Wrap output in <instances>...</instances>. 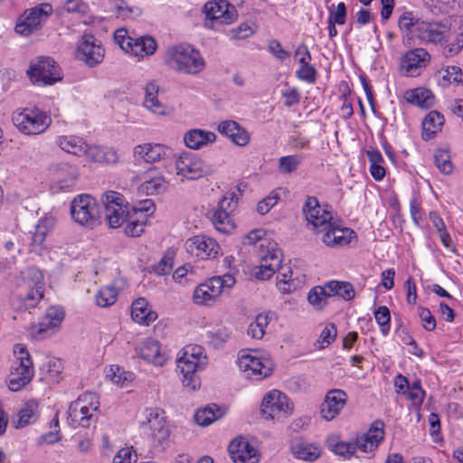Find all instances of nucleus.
Returning a JSON list of instances; mask_svg holds the SVG:
<instances>
[{
  "instance_id": "obj_1",
  "label": "nucleus",
  "mask_w": 463,
  "mask_h": 463,
  "mask_svg": "<svg viewBox=\"0 0 463 463\" xmlns=\"http://www.w3.org/2000/svg\"><path fill=\"white\" fill-rule=\"evenodd\" d=\"M302 212L307 228L318 235L326 247H344L356 239L355 232L343 226L339 220L334 218L331 207L320 205L317 197L307 196Z\"/></svg>"
},
{
  "instance_id": "obj_2",
  "label": "nucleus",
  "mask_w": 463,
  "mask_h": 463,
  "mask_svg": "<svg viewBox=\"0 0 463 463\" xmlns=\"http://www.w3.org/2000/svg\"><path fill=\"white\" fill-rule=\"evenodd\" d=\"M176 364L183 385L189 391H196L201 386L198 373L203 371L208 364L204 348L198 345H185L177 354Z\"/></svg>"
},
{
  "instance_id": "obj_3",
  "label": "nucleus",
  "mask_w": 463,
  "mask_h": 463,
  "mask_svg": "<svg viewBox=\"0 0 463 463\" xmlns=\"http://www.w3.org/2000/svg\"><path fill=\"white\" fill-rule=\"evenodd\" d=\"M165 65L174 71L195 75L205 68V61L200 52L189 44L169 47L165 56Z\"/></svg>"
},
{
  "instance_id": "obj_4",
  "label": "nucleus",
  "mask_w": 463,
  "mask_h": 463,
  "mask_svg": "<svg viewBox=\"0 0 463 463\" xmlns=\"http://www.w3.org/2000/svg\"><path fill=\"white\" fill-rule=\"evenodd\" d=\"M236 363L242 376L252 381H261L270 376L274 370L269 355L258 350L241 351Z\"/></svg>"
},
{
  "instance_id": "obj_5",
  "label": "nucleus",
  "mask_w": 463,
  "mask_h": 463,
  "mask_svg": "<svg viewBox=\"0 0 463 463\" xmlns=\"http://www.w3.org/2000/svg\"><path fill=\"white\" fill-rule=\"evenodd\" d=\"M139 426L149 436L154 447L165 449L169 445L171 431L165 412L162 409L146 408L142 412Z\"/></svg>"
},
{
  "instance_id": "obj_6",
  "label": "nucleus",
  "mask_w": 463,
  "mask_h": 463,
  "mask_svg": "<svg viewBox=\"0 0 463 463\" xmlns=\"http://www.w3.org/2000/svg\"><path fill=\"white\" fill-rule=\"evenodd\" d=\"M99 397L93 392H85L72 402L68 410V423L73 427L89 428L98 419Z\"/></svg>"
},
{
  "instance_id": "obj_7",
  "label": "nucleus",
  "mask_w": 463,
  "mask_h": 463,
  "mask_svg": "<svg viewBox=\"0 0 463 463\" xmlns=\"http://www.w3.org/2000/svg\"><path fill=\"white\" fill-rule=\"evenodd\" d=\"M14 353L15 360L12 364L8 388L12 392H19L32 381L34 370L30 354L24 345H15Z\"/></svg>"
},
{
  "instance_id": "obj_8",
  "label": "nucleus",
  "mask_w": 463,
  "mask_h": 463,
  "mask_svg": "<svg viewBox=\"0 0 463 463\" xmlns=\"http://www.w3.org/2000/svg\"><path fill=\"white\" fill-rule=\"evenodd\" d=\"M12 120L21 133L28 136L43 133L52 123L51 117L37 108L17 110L14 112Z\"/></svg>"
},
{
  "instance_id": "obj_9",
  "label": "nucleus",
  "mask_w": 463,
  "mask_h": 463,
  "mask_svg": "<svg viewBox=\"0 0 463 463\" xmlns=\"http://www.w3.org/2000/svg\"><path fill=\"white\" fill-rule=\"evenodd\" d=\"M176 175L182 179L198 180L214 173V167L192 152L181 153L175 161Z\"/></svg>"
},
{
  "instance_id": "obj_10",
  "label": "nucleus",
  "mask_w": 463,
  "mask_h": 463,
  "mask_svg": "<svg viewBox=\"0 0 463 463\" xmlns=\"http://www.w3.org/2000/svg\"><path fill=\"white\" fill-rule=\"evenodd\" d=\"M101 202L104 206L105 220L110 228L116 229L125 224L132 206L120 193L107 191L102 194Z\"/></svg>"
},
{
  "instance_id": "obj_11",
  "label": "nucleus",
  "mask_w": 463,
  "mask_h": 463,
  "mask_svg": "<svg viewBox=\"0 0 463 463\" xmlns=\"http://www.w3.org/2000/svg\"><path fill=\"white\" fill-rule=\"evenodd\" d=\"M27 75L33 85L47 86L61 80L60 66L51 57H38L33 60L27 70Z\"/></svg>"
},
{
  "instance_id": "obj_12",
  "label": "nucleus",
  "mask_w": 463,
  "mask_h": 463,
  "mask_svg": "<svg viewBox=\"0 0 463 463\" xmlns=\"http://www.w3.org/2000/svg\"><path fill=\"white\" fill-rule=\"evenodd\" d=\"M71 214L75 222L85 227H93L99 220V208L94 197L82 194L71 203Z\"/></svg>"
},
{
  "instance_id": "obj_13",
  "label": "nucleus",
  "mask_w": 463,
  "mask_h": 463,
  "mask_svg": "<svg viewBox=\"0 0 463 463\" xmlns=\"http://www.w3.org/2000/svg\"><path fill=\"white\" fill-rule=\"evenodd\" d=\"M52 13V6L47 3L25 10L16 22L15 33L24 36L32 34L42 27Z\"/></svg>"
},
{
  "instance_id": "obj_14",
  "label": "nucleus",
  "mask_w": 463,
  "mask_h": 463,
  "mask_svg": "<svg viewBox=\"0 0 463 463\" xmlns=\"http://www.w3.org/2000/svg\"><path fill=\"white\" fill-rule=\"evenodd\" d=\"M260 411L265 419L279 420L292 414L293 404L285 393L274 389L263 397Z\"/></svg>"
},
{
  "instance_id": "obj_15",
  "label": "nucleus",
  "mask_w": 463,
  "mask_h": 463,
  "mask_svg": "<svg viewBox=\"0 0 463 463\" xmlns=\"http://www.w3.org/2000/svg\"><path fill=\"white\" fill-rule=\"evenodd\" d=\"M155 212V203L150 199L140 201L133 205L126 220L125 233L129 237L139 236L145 229L148 217Z\"/></svg>"
},
{
  "instance_id": "obj_16",
  "label": "nucleus",
  "mask_w": 463,
  "mask_h": 463,
  "mask_svg": "<svg viewBox=\"0 0 463 463\" xmlns=\"http://www.w3.org/2000/svg\"><path fill=\"white\" fill-rule=\"evenodd\" d=\"M27 274L34 279V284L32 288H28L26 292H19L12 299L13 307L17 310H27L36 307L38 302L43 297V274L35 268H29Z\"/></svg>"
},
{
  "instance_id": "obj_17",
  "label": "nucleus",
  "mask_w": 463,
  "mask_h": 463,
  "mask_svg": "<svg viewBox=\"0 0 463 463\" xmlns=\"http://www.w3.org/2000/svg\"><path fill=\"white\" fill-rule=\"evenodd\" d=\"M260 265L255 268L254 276L258 279H268L281 266L282 252L276 242H270L263 250L259 251Z\"/></svg>"
},
{
  "instance_id": "obj_18",
  "label": "nucleus",
  "mask_w": 463,
  "mask_h": 463,
  "mask_svg": "<svg viewBox=\"0 0 463 463\" xmlns=\"http://www.w3.org/2000/svg\"><path fill=\"white\" fill-rule=\"evenodd\" d=\"M186 251L201 260L215 259L221 252L218 242L207 235H195L189 238L184 244Z\"/></svg>"
},
{
  "instance_id": "obj_19",
  "label": "nucleus",
  "mask_w": 463,
  "mask_h": 463,
  "mask_svg": "<svg viewBox=\"0 0 463 463\" xmlns=\"http://www.w3.org/2000/svg\"><path fill=\"white\" fill-rule=\"evenodd\" d=\"M450 25L443 22L421 21L416 24L414 37L422 43H439L449 34Z\"/></svg>"
},
{
  "instance_id": "obj_20",
  "label": "nucleus",
  "mask_w": 463,
  "mask_h": 463,
  "mask_svg": "<svg viewBox=\"0 0 463 463\" xmlns=\"http://www.w3.org/2000/svg\"><path fill=\"white\" fill-rule=\"evenodd\" d=\"M206 19L218 24H229L238 17L234 4L227 0L208 1L203 7Z\"/></svg>"
},
{
  "instance_id": "obj_21",
  "label": "nucleus",
  "mask_w": 463,
  "mask_h": 463,
  "mask_svg": "<svg viewBox=\"0 0 463 463\" xmlns=\"http://www.w3.org/2000/svg\"><path fill=\"white\" fill-rule=\"evenodd\" d=\"M237 205V198L234 193L225 195L219 203L218 208L214 211L212 222L216 230L221 232H230L234 224L230 213Z\"/></svg>"
},
{
  "instance_id": "obj_22",
  "label": "nucleus",
  "mask_w": 463,
  "mask_h": 463,
  "mask_svg": "<svg viewBox=\"0 0 463 463\" xmlns=\"http://www.w3.org/2000/svg\"><path fill=\"white\" fill-rule=\"evenodd\" d=\"M137 355L146 363L154 366H164L169 360V354L164 349L159 341L154 338H146L135 349Z\"/></svg>"
},
{
  "instance_id": "obj_23",
  "label": "nucleus",
  "mask_w": 463,
  "mask_h": 463,
  "mask_svg": "<svg viewBox=\"0 0 463 463\" xmlns=\"http://www.w3.org/2000/svg\"><path fill=\"white\" fill-rule=\"evenodd\" d=\"M170 148L160 143H143L134 146L133 157L138 162L154 164L168 156Z\"/></svg>"
},
{
  "instance_id": "obj_24",
  "label": "nucleus",
  "mask_w": 463,
  "mask_h": 463,
  "mask_svg": "<svg viewBox=\"0 0 463 463\" xmlns=\"http://www.w3.org/2000/svg\"><path fill=\"white\" fill-rule=\"evenodd\" d=\"M430 61V53L423 48L407 51L401 61V69L405 75L414 77L425 68Z\"/></svg>"
},
{
  "instance_id": "obj_25",
  "label": "nucleus",
  "mask_w": 463,
  "mask_h": 463,
  "mask_svg": "<svg viewBox=\"0 0 463 463\" xmlns=\"http://www.w3.org/2000/svg\"><path fill=\"white\" fill-rule=\"evenodd\" d=\"M347 402V394L344 390L332 389L325 396L321 405V417L326 420L335 419Z\"/></svg>"
},
{
  "instance_id": "obj_26",
  "label": "nucleus",
  "mask_w": 463,
  "mask_h": 463,
  "mask_svg": "<svg viewBox=\"0 0 463 463\" xmlns=\"http://www.w3.org/2000/svg\"><path fill=\"white\" fill-rule=\"evenodd\" d=\"M384 439V424L382 420H375L372 423L366 433L358 436L355 440V450L359 449L364 453H373Z\"/></svg>"
},
{
  "instance_id": "obj_27",
  "label": "nucleus",
  "mask_w": 463,
  "mask_h": 463,
  "mask_svg": "<svg viewBox=\"0 0 463 463\" xmlns=\"http://www.w3.org/2000/svg\"><path fill=\"white\" fill-rule=\"evenodd\" d=\"M77 56L88 66L93 67L102 61L104 50L93 36L87 35L82 38L78 46Z\"/></svg>"
},
{
  "instance_id": "obj_28",
  "label": "nucleus",
  "mask_w": 463,
  "mask_h": 463,
  "mask_svg": "<svg viewBox=\"0 0 463 463\" xmlns=\"http://www.w3.org/2000/svg\"><path fill=\"white\" fill-rule=\"evenodd\" d=\"M228 451L234 463H258L260 454L245 439H234L229 445Z\"/></svg>"
},
{
  "instance_id": "obj_29",
  "label": "nucleus",
  "mask_w": 463,
  "mask_h": 463,
  "mask_svg": "<svg viewBox=\"0 0 463 463\" xmlns=\"http://www.w3.org/2000/svg\"><path fill=\"white\" fill-rule=\"evenodd\" d=\"M40 417L38 402L33 400L24 402L17 412L12 417V425L15 429H23L28 425L34 424Z\"/></svg>"
},
{
  "instance_id": "obj_30",
  "label": "nucleus",
  "mask_w": 463,
  "mask_h": 463,
  "mask_svg": "<svg viewBox=\"0 0 463 463\" xmlns=\"http://www.w3.org/2000/svg\"><path fill=\"white\" fill-rule=\"evenodd\" d=\"M221 284L213 277L198 285L193 294L194 302L200 306H211L221 296Z\"/></svg>"
},
{
  "instance_id": "obj_31",
  "label": "nucleus",
  "mask_w": 463,
  "mask_h": 463,
  "mask_svg": "<svg viewBox=\"0 0 463 463\" xmlns=\"http://www.w3.org/2000/svg\"><path fill=\"white\" fill-rule=\"evenodd\" d=\"M217 130L224 136L229 137L232 141L239 146H245L250 140L249 132L233 120H224L218 124Z\"/></svg>"
},
{
  "instance_id": "obj_32",
  "label": "nucleus",
  "mask_w": 463,
  "mask_h": 463,
  "mask_svg": "<svg viewBox=\"0 0 463 463\" xmlns=\"http://www.w3.org/2000/svg\"><path fill=\"white\" fill-rule=\"evenodd\" d=\"M144 90V108L155 115H166V106L158 99L159 85L157 82L155 80L148 81L146 84Z\"/></svg>"
},
{
  "instance_id": "obj_33",
  "label": "nucleus",
  "mask_w": 463,
  "mask_h": 463,
  "mask_svg": "<svg viewBox=\"0 0 463 463\" xmlns=\"http://www.w3.org/2000/svg\"><path fill=\"white\" fill-rule=\"evenodd\" d=\"M131 317L135 322L147 326L157 318V314L146 298H139L132 303Z\"/></svg>"
},
{
  "instance_id": "obj_34",
  "label": "nucleus",
  "mask_w": 463,
  "mask_h": 463,
  "mask_svg": "<svg viewBox=\"0 0 463 463\" xmlns=\"http://www.w3.org/2000/svg\"><path fill=\"white\" fill-rule=\"evenodd\" d=\"M215 133L203 129L194 128L187 131L184 136V142L190 149L197 150L216 140Z\"/></svg>"
},
{
  "instance_id": "obj_35",
  "label": "nucleus",
  "mask_w": 463,
  "mask_h": 463,
  "mask_svg": "<svg viewBox=\"0 0 463 463\" xmlns=\"http://www.w3.org/2000/svg\"><path fill=\"white\" fill-rule=\"evenodd\" d=\"M83 156L89 161L107 165H114L119 159L118 152L114 148L98 146H89L87 145L86 153Z\"/></svg>"
},
{
  "instance_id": "obj_36",
  "label": "nucleus",
  "mask_w": 463,
  "mask_h": 463,
  "mask_svg": "<svg viewBox=\"0 0 463 463\" xmlns=\"http://www.w3.org/2000/svg\"><path fill=\"white\" fill-rule=\"evenodd\" d=\"M304 283V276L294 277V270L289 268H282V271L277 276V288L282 294H289L298 289Z\"/></svg>"
},
{
  "instance_id": "obj_37",
  "label": "nucleus",
  "mask_w": 463,
  "mask_h": 463,
  "mask_svg": "<svg viewBox=\"0 0 463 463\" xmlns=\"http://www.w3.org/2000/svg\"><path fill=\"white\" fill-rule=\"evenodd\" d=\"M55 225V221L52 217L42 218L34 228L32 235V250L40 251L43 249V242L46 236L52 231Z\"/></svg>"
},
{
  "instance_id": "obj_38",
  "label": "nucleus",
  "mask_w": 463,
  "mask_h": 463,
  "mask_svg": "<svg viewBox=\"0 0 463 463\" xmlns=\"http://www.w3.org/2000/svg\"><path fill=\"white\" fill-rule=\"evenodd\" d=\"M156 49L157 43L156 40L149 35H143L134 38L128 53L140 60L154 54Z\"/></svg>"
},
{
  "instance_id": "obj_39",
  "label": "nucleus",
  "mask_w": 463,
  "mask_h": 463,
  "mask_svg": "<svg viewBox=\"0 0 463 463\" xmlns=\"http://www.w3.org/2000/svg\"><path fill=\"white\" fill-rule=\"evenodd\" d=\"M404 99L408 103L422 109H429L434 104L432 92L425 88H416L405 91Z\"/></svg>"
},
{
  "instance_id": "obj_40",
  "label": "nucleus",
  "mask_w": 463,
  "mask_h": 463,
  "mask_svg": "<svg viewBox=\"0 0 463 463\" xmlns=\"http://www.w3.org/2000/svg\"><path fill=\"white\" fill-rule=\"evenodd\" d=\"M59 146L65 152L77 156H82L86 153L87 144L83 138L77 136H61L58 137Z\"/></svg>"
},
{
  "instance_id": "obj_41",
  "label": "nucleus",
  "mask_w": 463,
  "mask_h": 463,
  "mask_svg": "<svg viewBox=\"0 0 463 463\" xmlns=\"http://www.w3.org/2000/svg\"><path fill=\"white\" fill-rule=\"evenodd\" d=\"M444 123L443 116L438 111L429 112L422 121V137L430 139L440 131Z\"/></svg>"
},
{
  "instance_id": "obj_42",
  "label": "nucleus",
  "mask_w": 463,
  "mask_h": 463,
  "mask_svg": "<svg viewBox=\"0 0 463 463\" xmlns=\"http://www.w3.org/2000/svg\"><path fill=\"white\" fill-rule=\"evenodd\" d=\"M292 452L297 458L314 461L320 456V449L310 443L298 441L292 446Z\"/></svg>"
},
{
  "instance_id": "obj_43",
  "label": "nucleus",
  "mask_w": 463,
  "mask_h": 463,
  "mask_svg": "<svg viewBox=\"0 0 463 463\" xmlns=\"http://www.w3.org/2000/svg\"><path fill=\"white\" fill-rule=\"evenodd\" d=\"M223 411L215 404L199 409L194 414V420L200 426H208L214 420L220 419Z\"/></svg>"
},
{
  "instance_id": "obj_44",
  "label": "nucleus",
  "mask_w": 463,
  "mask_h": 463,
  "mask_svg": "<svg viewBox=\"0 0 463 463\" xmlns=\"http://www.w3.org/2000/svg\"><path fill=\"white\" fill-rule=\"evenodd\" d=\"M270 242H275L263 229H254L243 236L241 243L243 245H255L260 243V250H263L268 248Z\"/></svg>"
},
{
  "instance_id": "obj_45",
  "label": "nucleus",
  "mask_w": 463,
  "mask_h": 463,
  "mask_svg": "<svg viewBox=\"0 0 463 463\" xmlns=\"http://www.w3.org/2000/svg\"><path fill=\"white\" fill-rule=\"evenodd\" d=\"M107 377L118 386L127 388L130 386L134 375L132 373L125 371L122 367L113 364L108 370Z\"/></svg>"
},
{
  "instance_id": "obj_46",
  "label": "nucleus",
  "mask_w": 463,
  "mask_h": 463,
  "mask_svg": "<svg viewBox=\"0 0 463 463\" xmlns=\"http://www.w3.org/2000/svg\"><path fill=\"white\" fill-rule=\"evenodd\" d=\"M270 319L271 317L269 313H261L256 316L254 321L248 327V335L253 339H262Z\"/></svg>"
},
{
  "instance_id": "obj_47",
  "label": "nucleus",
  "mask_w": 463,
  "mask_h": 463,
  "mask_svg": "<svg viewBox=\"0 0 463 463\" xmlns=\"http://www.w3.org/2000/svg\"><path fill=\"white\" fill-rule=\"evenodd\" d=\"M166 187V182L163 175H155L146 179L139 186L138 190L147 195L156 194L163 192Z\"/></svg>"
},
{
  "instance_id": "obj_48",
  "label": "nucleus",
  "mask_w": 463,
  "mask_h": 463,
  "mask_svg": "<svg viewBox=\"0 0 463 463\" xmlns=\"http://www.w3.org/2000/svg\"><path fill=\"white\" fill-rule=\"evenodd\" d=\"M118 290L113 286H105L100 288L95 295L96 304L100 307L112 306L118 298Z\"/></svg>"
},
{
  "instance_id": "obj_49",
  "label": "nucleus",
  "mask_w": 463,
  "mask_h": 463,
  "mask_svg": "<svg viewBox=\"0 0 463 463\" xmlns=\"http://www.w3.org/2000/svg\"><path fill=\"white\" fill-rule=\"evenodd\" d=\"M327 283L324 286H316L310 289L307 295V300L317 309H321L326 303L328 297H331Z\"/></svg>"
},
{
  "instance_id": "obj_50",
  "label": "nucleus",
  "mask_w": 463,
  "mask_h": 463,
  "mask_svg": "<svg viewBox=\"0 0 463 463\" xmlns=\"http://www.w3.org/2000/svg\"><path fill=\"white\" fill-rule=\"evenodd\" d=\"M59 327L60 325L43 316L42 320L33 326L32 335L36 339H43L53 335Z\"/></svg>"
},
{
  "instance_id": "obj_51",
  "label": "nucleus",
  "mask_w": 463,
  "mask_h": 463,
  "mask_svg": "<svg viewBox=\"0 0 463 463\" xmlns=\"http://www.w3.org/2000/svg\"><path fill=\"white\" fill-rule=\"evenodd\" d=\"M329 449L336 455L350 458L355 452L354 441H340L338 437L332 436L327 440Z\"/></svg>"
},
{
  "instance_id": "obj_52",
  "label": "nucleus",
  "mask_w": 463,
  "mask_h": 463,
  "mask_svg": "<svg viewBox=\"0 0 463 463\" xmlns=\"http://www.w3.org/2000/svg\"><path fill=\"white\" fill-rule=\"evenodd\" d=\"M303 158V156L297 154L279 157L278 161L279 172L283 175L295 172L302 164Z\"/></svg>"
},
{
  "instance_id": "obj_53",
  "label": "nucleus",
  "mask_w": 463,
  "mask_h": 463,
  "mask_svg": "<svg viewBox=\"0 0 463 463\" xmlns=\"http://www.w3.org/2000/svg\"><path fill=\"white\" fill-rule=\"evenodd\" d=\"M64 171L66 175L64 176H58L53 182L52 188L57 191H67L76 184L77 175L75 169L65 165Z\"/></svg>"
},
{
  "instance_id": "obj_54",
  "label": "nucleus",
  "mask_w": 463,
  "mask_h": 463,
  "mask_svg": "<svg viewBox=\"0 0 463 463\" xmlns=\"http://www.w3.org/2000/svg\"><path fill=\"white\" fill-rule=\"evenodd\" d=\"M257 26L252 22L241 23L237 27L228 31L227 35L231 40H244L256 32Z\"/></svg>"
},
{
  "instance_id": "obj_55",
  "label": "nucleus",
  "mask_w": 463,
  "mask_h": 463,
  "mask_svg": "<svg viewBox=\"0 0 463 463\" xmlns=\"http://www.w3.org/2000/svg\"><path fill=\"white\" fill-rule=\"evenodd\" d=\"M454 23L458 26L457 36L455 40L445 48L446 54L449 56H454L463 49V19L456 17Z\"/></svg>"
},
{
  "instance_id": "obj_56",
  "label": "nucleus",
  "mask_w": 463,
  "mask_h": 463,
  "mask_svg": "<svg viewBox=\"0 0 463 463\" xmlns=\"http://www.w3.org/2000/svg\"><path fill=\"white\" fill-rule=\"evenodd\" d=\"M439 73L441 74L443 85L463 84V71L458 66H447L446 68L442 69Z\"/></svg>"
},
{
  "instance_id": "obj_57",
  "label": "nucleus",
  "mask_w": 463,
  "mask_h": 463,
  "mask_svg": "<svg viewBox=\"0 0 463 463\" xmlns=\"http://www.w3.org/2000/svg\"><path fill=\"white\" fill-rule=\"evenodd\" d=\"M418 22H421V20L416 19L411 11H405L398 19V27L405 35L414 37V30Z\"/></svg>"
},
{
  "instance_id": "obj_58",
  "label": "nucleus",
  "mask_w": 463,
  "mask_h": 463,
  "mask_svg": "<svg viewBox=\"0 0 463 463\" xmlns=\"http://www.w3.org/2000/svg\"><path fill=\"white\" fill-rule=\"evenodd\" d=\"M231 333L226 327H218L206 332L208 343L214 348L222 347L230 338Z\"/></svg>"
},
{
  "instance_id": "obj_59",
  "label": "nucleus",
  "mask_w": 463,
  "mask_h": 463,
  "mask_svg": "<svg viewBox=\"0 0 463 463\" xmlns=\"http://www.w3.org/2000/svg\"><path fill=\"white\" fill-rule=\"evenodd\" d=\"M327 288L332 296L337 295L345 300H350L354 297V288L348 282L329 281Z\"/></svg>"
},
{
  "instance_id": "obj_60",
  "label": "nucleus",
  "mask_w": 463,
  "mask_h": 463,
  "mask_svg": "<svg viewBox=\"0 0 463 463\" xmlns=\"http://www.w3.org/2000/svg\"><path fill=\"white\" fill-rule=\"evenodd\" d=\"M434 161L436 166L441 173L449 175L452 172L453 165L450 161V156L448 150L438 149L434 155Z\"/></svg>"
},
{
  "instance_id": "obj_61",
  "label": "nucleus",
  "mask_w": 463,
  "mask_h": 463,
  "mask_svg": "<svg viewBox=\"0 0 463 463\" xmlns=\"http://www.w3.org/2000/svg\"><path fill=\"white\" fill-rule=\"evenodd\" d=\"M408 400L411 402L414 407H420L425 397V391L421 388L420 382L415 381L411 383L405 393Z\"/></svg>"
},
{
  "instance_id": "obj_62",
  "label": "nucleus",
  "mask_w": 463,
  "mask_h": 463,
  "mask_svg": "<svg viewBox=\"0 0 463 463\" xmlns=\"http://www.w3.org/2000/svg\"><path fill=\"white\" fill-rule=\"evenodd\" d=\"M328 13H329V15H328L327 22H330L333 24H337L339 25H343L345 24L347 11H346V5L345 3H343V2L339 3L336 5V7L334 5H332L328 8Z\"/></svg>"
},
{
  "instance_id": "obj_63",
  "label": "nucleus",
  "mask_w": 463,
  "mask_h": 463,
  "mask_svg": "<svg viewBox=\"0 0 463 463\" xmlns=\"http://www.w3.org/2000/svg\"><path fill=\"white\" fill-rule=\"evenodd\" d=\"M374 318L380 326V330L383 335L390 331L391 314L387 307L381 306L374 311Z\"/></svg>"
},
{
  "instance_id": "obj_64",
  "label": "nucleus",
  "mask_w": 463,
  "mask_h": 463,
  "mask_svg": "<svg viewBox=\"0 0 463 463\" xmlns=\"http://www.w3.org/2000/svg\"><path fill=\"white\" fill-rule=\"evenodd\" d=\"M296 76L302 81L314 84L317 80V71L310 63L301 64L300 68L296 71Z\"/></svg>"
}]
</instances>
